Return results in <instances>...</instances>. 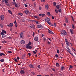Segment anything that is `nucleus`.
I'll return each mask as SVG.
<instances>
[{"instance_id":"1","label":"nucleus","mask_w":76,"mask_h":76,"mask_svg":"<svg viewBox=\"0 0 76 76\" xmlns=\"http://www.w3.org/2000/svg\"><path fill=\"white\" fill-rule=\"evenodd\" d=\"M62 31L63 32V33L62 32H61V31H60V32L61 33V35H62V36H63V35H67V32H66V31H65V30H62Z\"/></svg>"},{"instance_id":"2","label":"nucleus","mask_w":76,"mask_h":76,"mask_svg":"<svg viewBox=\"0 0 76 76\" xmlns=\"http://www.w3.org/2000/svg\"><path fill=\"white\" fill-rule=\"evenodd\" d=\"M0 18L1 20H3L4 19V15H1Z\"/></svg>"},{"instance_id":"3","label":"nucleus","mask_w":76,"mask_h":76,"mask_svg":"<svg viewBox=\"0 0 76 76\" xmlns=\"http://www.w3.org/2000/svg\"><path fill=\"white\" fill-rule=\"evenodd\" d=\"M45 21L46 22H50V18H48V17L47 18L45 19Z\"/></svg>"},{"instance_id":"4","label":"nucleus","mask_w":76,"mask_h":76,"mask_svg":"<svg viewBox=\"0 0 76 76\" xmlns=\"http://www.w3.org/2000/svg\"><path fill=\"white\" fill-rule=\"evenodd\" d=\"M65 41L67 45V46H69V42L67 41V40L66 39H65Z\"/></svg>"},{"instance_id":"5","label":"nucleus","mask_w":76,"mask_h":76,"mask_svg":"<svg viewBox=\"0 0 76 76\" xmlns=\"http://www.w3.org/2000/svg\"><path fill=\"white\" fill-rule=\"evenodd\" d=\"M20 38H23V33L22 32L20 35Z\"/></svg>"},{"instance_id":"6","label":"nucleus","mask_w":76,"mask_h":76,"mask_svg":"<svg viewBox=\"0 0 76 76\" xmlns=\"http://www.w3.org/2000/svg\"><path fill=\"white\" fill-rule=\"evenodd\" d=\"M20 73L22 75H24L25 74V71L23 70H21L20 71Z\"/></svg>"},{"instance_id":"7","label":"nucleus","mask_w":76,"mask_h":76,"mask_svg":"<svg viewBox=\"0 0 76 76\" xmlns=\"http://www.w3.org/2000/svg\"><path fill=\"white\" fill-rule=\"evenodd\" d=\"M26 48H27V49H32V46H27L26 47Z\"/></svg>"},{"instance_id":"8","label":"nucleus","mask_w":76,"mask_h":76,"mask_svg":"<svg viewBox=\"0 0 76 76\" xmlns=\"http://www.w3.org/2000/svg\"><path fill=\"white\" fill-rule=\"evenodd\" d=\"M37 26L38 28H41V29H42V28H43V26H42V25H39Z\"/></svg>"},{"instance_id":"9","label":"nucleus","mask_w":76,"mask_h":76,"mask_svg":"<svg viewBox=\"0 0 76 76\" xmlns=\"http://www.w3.org/2000/svg\"><path fill=\"white\" fill-rule=\"evenodd\" d=\"M34 41H38V38L37 37H34Z\"/></svg>"},{"instance_id":"10","label":"nucleus","mask_w":76,"mask_h":76,"mask_svg":"<svg viewBox=\"0 0 76 76\" xmlns=\"http://www.w3.org/2000/svg\"><path fill=\"white\" fill-rule=\"evenodd\" d=\"M45 8L46 10H48V8H49V7L48 6V5L47 4L45 5Z\"/></svg>"},{"instance_id":"11","label":"nucleus","mask_w":76,"mask_h":76,"mask_svg":"<svg viewBox=\"0 0 76 76\" xmlns=\"http://www.w3.org/2000/svg\"><path fill=\"white\" fill-rule=\"evenodd\" d=\"M70 32H71V34H73V30L72 29H70Z\"/></svg>"},{"instance_id":"12","label":"nucleus","mask_w":76,"mask_h":76,"mask_svg":"<svg viewBox=\"0 0 76 76\" xmlns=\"http://www.w3.org/2000/svg\"><path fill=\"white\" fill-rule=\"evenodd\" d=\"M48 32L49 34H54L53 32L52 31H51V30H50L49 29H48Z\"/></svg>"},{"instance_id":"13","label":"nucleus","mask_w":76,"mask_h":76,"mask_svg":"<svg viewBox=\"0 0 76 76\" xmlns=\"http://www.w3.org/2000/svg\"><path fill=\"white\" fill-rule=\"evenodd\" d=\"M25 43V42L24 40H22L21 41V44H24Z\"/></svg>"},{"instance_id":"14","label":"nucleus","mask_w":76,"mask_h":76,"mask_svg":"<svg viewBox=\"0 0 76 76\" xmlns=\"http://www.w3.org/2000/svg\"><path fill=\"white\" fill-rule=\"evenodd\" d=\"M25 12L26 15H28V12H29V10H26L25 11Z\"/></svg>"},{"instance_id":"15","label":"nucleus","mask_w":76,"mask_h":76,"mask_svg":"<svg viewBox=\"0 0 76 76\" xmlns=\"http://www.w3.org/2000/svg\"><path fill=\"white\" fill-rule=\"evenodd\" d=\"M9 25L11 27H12L13 26V23H10L9 24Z\"/></svg>"},{"instance_id":"16","label":"nucleus","mask_w":76,"mask_h":76,"mask_svg":"<svg viewBox=\"0 0 76 76\" xmlns=\"http://www.w3.org/2000/svg\"><path fill=\"white\" fill-rule=\"evenodd\" d=\"M31 42H29V43L26 45V46H30V45H31Z\"/></svg>"},{"instance_id":"17","label":"nucleus","mask_w":76,"mask_h":76,"mask_svg":"<svg viewBox=\"0 0 76 76\" xmlns=\"http://www.w3.org/2000/svg\"><path fill=\"white\" fill-rule=\"evenodd\" d=\"M65 22H66V23H68V18H65Z\"/></svg>"},{"instance_id":"18","label":"nucleus","mask_w":76,"mask_h":76,"mask_svg":"<svg viewBox=\"0 0 76 76\" xmlns=\"http://www.w3.org/2000/svg\"><path fill=\"white\" fill-rule=\"evenodd\" d=\"M64 69H65V67H64V66H62L61 67V70L62 71H63V70H64Z\"/></svg>"},{"instance_id":"19","label":"nucleus","mask_w":76,"mask_h":76,"mask_svg":"<svg viewBox=\"0 0 76 76\" xmlns=\"http://www.w3.org/2000/svg\"><path fill=\"white\" fill-rule=\"evenodd\" d=\"M55 11L56 13H58V11L57 9H56Z\"/></svg>"},{"instance_id":"20","label":"nucleus","mask_w":76,"mask_h":76,"mask_svg":"<svg viewBox=\"0 0 76 76\" xmlns=\"http://www.w3.org/2000/svg\"><path fill=\"white\" fill-rule=\"evenodd\" d=\"M2 32H3L4 34H6V31L4 30H2Z\"/></svg>"},{"instance_id":"21","label":"nucleus","mask_w":76,"mask_h":76,"mask_svg":"<svg viewBox=\"0 0 76 76\" xmlns=\"http://www.w3.org/2000/svg\"><path fill=\"white\" fill-rule=\"evenodd\" d=\"M56 66H57V67H59L60 66V65H59V64L58 63H56Z\"/></svg>"},{"instance_id":"22","label":"nucleus","mask_w":76,"mask_h":76,"mask_svg":"<svg viewBox=\"0 0 76 76\" xmlns=\"http://www.w3.org/2000/svg\"><path fill=\"white\" fill-rule=\"evenodd\" d=\"M0 26L2 28H3V24L1 23L0 25Z\"/></svg>"},{"instance_id":"23","label":"nucleus","mask_w":76,"mask_h":76,"mask_svg":"<svg viewBox=\"0 0 76 76\" xmlns=\"http://www.w3.org/2000/svg\"><path fill=\"white\" fill-rule=\"evenodd\" d=\"M56 8L58 10L59 9V8H60V7L59 6V5H57L56 6Z\"/></svg>"},{"instance_id":"24","label":"nucleus","mask_w":76,"mask_h":76,"mask_svg":"<svg viewBox=\"0 0 76 76\" xmlns=\"http://www.w3.org/2000/svg\"><path fill=\"white\" fill-rule=\"evenodd\" d=\"M29 67L30 68H33V65L31 64L29 65Z\"/></svg>"},{"instance_id":"25","label":"nucleus","mask_w":76,"mask_h":76,"mask_svg":"<svg viewBox=\"0 0 76 76\" xmlns=\"http://www.w3.org/2000/svg\"><path fill=\"white\" fill-rule=\"evenodd\" d=\"M50 15H51V14H50V12H48L47 13V15H48V16H50Z\"/></svg>"},{"instance_id":"26","label":"nucleus","mask_w":76,"mask_h":76,"mask_svg":"<svg viewBox=\"0 0 76 76\" xmlns=\"http://www.w3.org/2000/svg\"><path fill=\"white\" fill-rule=\"evenodd\" d=\"M2 43H7V41L5 40H4L3 41H2Z\"/></svg>"},{"instance_id":"27","label":"nucleus","mask_w":76,"mask_h":76,"mask_svg":"<svg viewBox=\"0 0 76 76\" xmlns=\"http://www.w3.org/2000/svg\"><path fill=\"white\" fill-rule=\"evenodd\" d=\"M4 60L3 59H1L0 60V61H1V62H4Z\"/></svg>"},{"instance_id":"28","label":"nucleus","mask_w":76,"mask_h":76,"mask_svg":"<svg viewBox=\"0 0 76 76\" xmlns=\"http://www.w3.org/2000/svg\"><path fill=\"white\" fill-rule=\"evenodd\" d=\"M6 37V35L4 34L2 36V37L3 38H4V37Z\"/></svg>"},{"instance_id":"29","label":"nucleus","mask_w":76,"mask_h":76,"mask_svg":"<svg viewBox=\"0 0 76 76\" xmlns=\"http://www.w3.org/2000/svg\"><path fill=\"white\" fill-rule=\"evenodd\" d=\"M20 21L22 22H24L25 21V20H24V19H21L20 20Z\"/></svg>"},{"instance_id":"30","label":"nucleus","mask_w":76,"mask_h":76,"mask_svg":"<svg viewBox=\"0 0 76 76\" xmlns=\"http://www.w3.org/2000/svg\"><path fill=\"white\" fill-rule=\"evenodd\" d=\"M61 12H62V11H61V9H60L58 10V12H59L61 13Z\"/></svg>"},{"instance_id":"31","label":"nucleus","mask_w":76,"mask_h":76,"mask_svg":"<svg viewBox=\"0 0 76 76\" xmlns=\"http://www.w3.org/2000/svg\"><path fill=\"white\" fill-rule=\"evenodd\" d=\"M8 11L10 14H12V11H10V10H9Z\"/></svg>"},{"instance_id":"32","label":"nucleus","mask_w":76,"mask_h":76,"mask_svg":"<svg viewBox=\"0 0 76 76\" xmlns=\"http://www.w3.org/2000/svg\"><path fill=\"white\" fill-rule=\"evenodd\" d=\"M53 6H56V2H54L53 4Z\"/></svg>"},{"instance_id":"33","label":"nucleus","mask_w":76,"mask_h":76,"mask_svg":"<svg viewBox=\"0 0 76 76\" xmlns=\"http://www.w3.org/2000/svg\"><path fill=\"white\" fill-rule=\"evenodd\" d=\"M71 18H72V20H73V22H75V20H74V19H73V16H72V15L71 16Z\"/></svg>"},{"instance_id":"34","label":"nucleus","mask_w":76,"mask_h":76,"mask_svg":"<svg viewBox=\"0 0 76 76\" xmlns=\"http://www.w3.org/2000/svg\"><path fill=\"white\" fill-rule=\"evenodd\" d=\"M18 15H20V16H22V15H23V14L20 12L19 13H18Z\"/></svg>"},{"instance_id":"35","label":"nucleus","mask_w":76,"mask_h":76,"mask_svg":"<svg viewBox=\"0 0 76 76\" xmlns=\"http://www.w3.org/2000/svg\"><path fill=\"white\" fill-rule=\"evenodd\" d=\"M55 57H56V58H57L58 57V55L57 54H56L55 55Z\"/></svg>"},{"instance_id":"36","label":"nucleus","mask_w":76,"mask_h":76,"mask_svg":"<svg viewBox=\"0 0 76 76\" xmlns=\"http://www.w3.org/2000/svg\"><path fill=\"white\" fill-rule=\"evenodd\" d=\"M72 68H73L72 66L70 65L69 66V69H72Z\"/></svg>"},{"instance_id":"37","label":"nucleus","mask_w":76,"mask_h":76,"mask_svg":"<svg viewBox=\"0 0 76 76\" xmlns=\"http://www.w3.org/2000/svg\"><path fill=\"white\" fill-rule=\"evenodd\" d=\"M14 61L15 62H18V60H17V59L16 58H14Z\"/></svg>"},{"instance_id":"38","label":"nucleus","mask_w":76,"mask_h":76,"mask_svg":"<svg viewBox=\"0 0 76 76\" xmlns=\"http://www.w3.org/2000/svg\"><path fill=\"white\" fill-rule=\"evenodd\" d=\"M4 33H3V32H1V35H3L4 34Z\"/></svg>"},{"instance_id":"39","label":"nucleus","mask_w":76,"mask_h":76,"mask_svg":"<svg viewBox=\"0 0 76 76\" xmlns=\"http://www.w3.org/2000/svg\"><path fill=\"white\" fill-rule=\"evenodd\" d=\"M43 40L44 42H45L46 41V40H47V39H45V38H43Z\"/></svg>"},{"instance_id":"40","label":"nucleus","mask_w":76,"mask_h":76,"mask_svg":"<svg viewBox=\"0 0 76 76\" xmlns=\"http://www.w3.org/2000/svg\"><path fill=\"white\" fill-rule=\"evenodd\" d=\"M72 27L73 29H75V26H74V25L73 24L72 25Z\"/></svg>"},{"instance_id":"41","label":"nucleus","mask_w":76,"mask_h":76,"mask_svg":"<svg viewBox=\"0 0 76 76\" xmlns=\"http://www.w3.org/2000/svg\"><path fill=\"white\" fill-rule=\"evenodd\" d=\"M15 27H18V23H17L15 24Z\"/></svg>"},{"instance_id":"42","label":"nucleus","mask_w":76,"mask_h":76,"mask_svg":"<svg viewBox=\"0 0 76 76\" xmlns=\"http://www.w3.org/2000/svg\"><path fill=\"white\" fill-rule=\"evenodd\" d=\"M33 54H36L37 52H35V51H33Z\"/></svg>"},{"instance_id":"43","label":"nucleus","mask_w":76,"mask_h":76,"mask_svg":"<svg viewBox=\"0 0 76 76\" xmlns=\"http://www.w3.org/2000/svg\"><path fill=\"white\" fill-rule=\"evenodd\" d=\"M34 22L36 23L37 24H38V22L37 21L35 20Z\"/></svg>"},{"instance_id":"44","label":"nucleus","mask_w":76,"mask_h":76,"mask_svg":"<svg viewBox=\"0 0 76 76\" xmlns=\"http://www.w3.org/2000/svg\"><path fill=\"white\" fill-rule=\"evenodd\" d=\"M45 15L44 14H43L42 15V17H44Z\"/></svg>"},{"instance_id":"45","label":"nucleus","mask_w":76,"mask_h":76,"mask_svg":"<svg viewBox=\"0 0 76 76\" xmlns=\"http://www.w3.org/2000/svg\"><path fill=\"white\" fill-rule=\"evenodd\" d=\"M66 48L68 49V50H69V51H70V49H69V47H68V46L66 47Z\"/></svg>"},{"instance_id":"46","label":"nucleus","mask_w":76,"mask_h":76,"mask_svg":"<svg viewBox=\"0 0 76 76\" xmlns=\"http://www.w3.org/2000/svg\"><path fill=\"white\" fill-rule=\"evenodd\" d=\"M7 53H12V52L11 51H8Z\"/></svg>"},{"instance_id":"47","label":"nucleus","mask_w":76,"mask_h":76,"mask_svg":"<svg viewBox=\"0 0 76 76\" xmlns=\"http://www.w3.org/2000/svg\"><path fill=\"white\" fill-rule=\"evenodd\" d=\"M42 8L41 7H39V10H41Z\"/></svg>"},{"instance_id":"48","label":"nucleus","mask_w":76,"mask_h":76,"mask_svg":"<svg viewBox=\"0 0 76 76\" xmlns=\"http://www.w3.org/2000/svg\"><path fill=\"white\" fill-rule=\"evenodd\" d=\"M53 26L54 27H56V23H54Z\"/></svg>"},{"instance_id":"49","label":"nucleus","mask_w":76,"mask_h":76,"mask_svg":"<svg viewBox=\"0 0 76 76\" xmlns=\"http://www.w3.org/2000/svg\"><path fill=\"white\" fill-rule=\"evenodd\" d=\"M37 67H38V69H40V65H38L37 66Z\"/></svg>"},{"instance_id":"50","label":"nucleus","mask_w":76,"mask_h":76,"mask_svg":"<svg viewBox=\"0 0 76 76\" xmlns=\"http://www.w3.org/2000/svg\"><path fill=\"white\" fill-rule=\"evenodd\" d=\"M70 54H71V55H72V56L73 57H74V55H73V54L72 53V52H70Z\"/></svg>"},{"instance_id":"51","label":"nucleus","mask_w":76,"mask_h":76,"mask_svg":"<svg viewBox=\"0 0 76 76\" xmlns=\"http://www.w3.org/2000/svg\"><path fill=\"white\" fill-rule=\"evenodd\" d=\"M12 4L14 5L15 4H16V2H12Z\"/></svg>"},{"instance_id":"52","label":"nucleus","mask_w":76,"mask_h":76,"mask_svg":"<svg viewBox=\"0 0 76 76\" xmlns=\"http://www.w3.org/2000/svg\"><path fill=\"white\" fill-rule=\"evenodd\" d=\"M48 45H50V42H49V41H48Z\"/></svg>"},{"instance_id":"53","label":"nucleus","mask_w":76,"mask_h":76,"mask_svg":"<svg viewBox=\"0 0 76 76\" xmlns=\"http://www.w3.org/2000/svg\"><path fill=\"white\" fill-rule=\"evenodd\" d=\"M57 53H58V54H59V50H58H58H57Z\"/></svg>"},{"instance_id":"54","label":"nucleus","mask_w":76,"mask_h":76,"mask_svg":"<svg viewBox=\"0 0 76 76\" xmlns=\"http://www.w3.org/2000/svg\"><path fill=\"white\" fill-rule=\"evenodd\" d=\"M18 4H15V7H17V8L18 7Z\"/></svg>"},{"instance_id":"55","label":"nucleus","mask_w":76,"mask_h":76,"mask_svg":"<svg viewBox=\"0 0 76 76\" xmlns=\"http://www.w3.org/2000/svg\"><path fill=\"white\" fill-rule=\"evenodd\" d=\"M28 55L29 56H31V54L30 53H28Z\"/></svg>"},{"instance_id":"56","label":"nucleus","mask_w":76,"mask_h":76,"mask_svg":"<svg viewBox=\"0 0 76 76\" xmlns=\"http://www.w3.org/2000/svg\"><path fill=\"white\" fill-rule=\"evenodd\" d=\"M25 7H28V5H27V4H25Z\"/></svg>"},{"instance_id":"57","label":"nucleus","mask_w":76,"mask_h":76,"mask_svg":"<svg viewBox=\"0 0 76 76\" xmlns=\"http://www.w3.org/2000/svg\"><path fill=\"white\" fill-rule=\"evenodd\" d=\"M23 57H25V54L23 55L22 56Z\"/></svg>"},{"instance_id":"58","label":"nucleus","mask_w":76,"mask_h":76,"mask_svg":"<svg viewBox=\"0 0 76 76\" xmlns=\"http://www.w3.org/2000/svg\"><path fill=\"white\" fill-rule=\"evenodd\" d=\"M4 1H5V3H7V1L6 0H4Z\"/></svg>"},{"instance_id":"59","label":"nucleus","mask_w":76,"mask_h":76,"mask_svg":"<svg viewBox=\"0 0 76 76\" xmlns=\"http://www.w3.org/2000/svg\"><path fill=\"white\" fill-rule=\"evenodd\" d=\"M34 18H36V19L37 18H38V16H34Z\"/></svg>"},{"instance_id":"60","label":"nucleus","mask_w":76,"mask_h":76,"mask_svg":"<svg viewBox=\"0 0 76 76\" xmlns=\"http://www.w3.org/2000/svg\"><path fill=\"white\" fill-rule=\"evenodd\" d=\"M52 70L53 71V72H55V69L54 68H53Z\"/></svg>"},{"instance_id":"61","label":"nucleus","mask_w":76,"mask_h":76,"mask_svg":"<svg viewBox=\"0 0 76 76\" xmlns=\"http://www.w3.org/2000/svg\"><path fill=\"white\" fill-rule=\"evenodd\" d=\"M52 19H54V17L53 16H52Z\"/></svg>"},{"instance_id":"62","label":"nucleus","mask_w":76,"mask_h":76,"mask_svg":"<svg viewBox=\"0 0 76 76\" xmlns=\"http://www.w3.org/2000/svg\"><path fill=\"white\" fill-rule=\"evenodd\" d=\"M2 56H6V55H5V54H4V53H2Z\"/></svg>"},{"instance_id":"63","label":"nucleus","mask_w":76,"mask_h":76,"mask_svg":"<svg viewBox=\"0 0 76 76\" xmlns=\"http://www.w3.org/2000/svg\"><path fill=\"white\" fill-rule=\"evenodd\" d=\"M41 2H44L45 1V0H41Z\"/></svg>"},{"instance_id":"64","label":"nucleus","mask_w":76,"mask_h":76,"mask_svg":"<svg viewBox=\"0 0 76 76\" xmlns=\"http://www.w3.org/2000/svg\"><path fill=\"white\" fill-rule=\"evenodd\" d=\"M8 39H12V37H8Z\"/></svg>"}]
</instances>
